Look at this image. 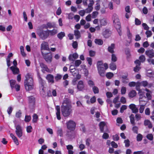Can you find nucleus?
Listing matches in <instances>:
<instances>
[{"label":"nucleus","instance_id":"8","mask_svg":"<svg viewBox=\"0 0 154 154\" xmlns=\"http://www.w3.org/2000/svg\"><path fill=\"white\" fill-rule=\"evenodd\" d=\"M67 126L69 129L74 128L75 127V122L70 120L66 123Z\"/></svg>","mask_w":154,"mask_h":154},{"label":"nucleus","instance_id":"30","mask_svg":"<svg viewBox=\"0 0 154 154\" xmlns=\"http://www.w3.org/2000/svg\"><path fill=\"white\" fill-rule=\"evenodd\" d=\"M65 36V34L64 32H61L57 35V37L60 40Z\"/></svg>","mask_w":154,"mask_h":154},{"label":"nucleus","instance_id":"39","mask_svg":"<svg viewBox=\"0 0 154 154\" xmlns=\"http://www.w3.org/2000/svg\"><path fill=\"white\" fill-rule=\"evenodd\" d=\"M92 89L94 94H97L99 93V89L97 87L95 86L93 87Z\"/></svg>","mask_w":154,"mask_h":154},{"label":"nucleus","instance_id":"16","mask_svg":"<svg viewBox=\"0 0 154 154\" xmlns=\"http://www.w3.org/2000/svg\"><path fill=\"white\" fill-rule=\"evenodd\" d=\"M40 66L42 69V70L43 72H45V71L48 72L49 69H48L47 66L43 63H41L40 64Z\"/></svg>","mask_w":154,"mask_h":154},{"label":"nucleus","instance_id":"4","mask_svg":"<svg viewBox=\"0 0 154 154\" xmlns=\"http://www.w3.org/2000/svg\"><path fill=\"white\" fill-rule=\"evenodd\" d=\"M112 20L115 27L116 28L120 36L122 35V33L121 30V26L120 23L119 21L118 16L116 14H114L113 15Z\"/></svg>","mask_w":154,"mask_h":154},{"label":"nucleus","instance_id":"57","mask_svg":"<svg viewBox=\"0 0 154 154\" xmlns=\"http://www.w3.org/2000/svg\"><path fill=\"white\" fill-rule=\"evenodd\" d=\"M152 93H147L146 94V96L148 100H151L152 98V96L151 94Z\"/></svg>","mask_w":154,"mask_h":154},{"label":"nucleus","instance_id":"33","mask_svg":"<svg viewBox=\"0 0 154 154\" xmlns=\"http://www.w3.org/2000/svg\"><path fill=\"white\" fill-rule=\"evenodd\" d=\"M16 82V81L15 80H10V86L12 88H14L15 86L16 85H15Z\"/></svg>","mask_w":154,"mask_h":154},{"label":"nucleus","instance_id":"9","mask_svg":"<svg viewBox=\"0 0 154 154\" xmlns=\"http://www.w3.org/2000/svg\"><path fill=\"white\" fill-rule=\"evenodd\" d=\"M41 51L42 50H46L50 51V49L48 47V44L47 42H44L41 45Z\"/></svg>","mask_w":154,"mask_h":154},{"label":"nucleus","instance_id":"21","mask_svg":"<svg viewBox=\"0 0 154 154\" xmlns=\"http://www.w3.org/2000/svg\"><path fill=\"white\" fill-rule=\"evenodd\" d=\"M10 136L13 140L15 143L17 145H18L19 144L18 140L17 137L15 136L13 134H10Z\"/></svg>","mask_w":154,"mask_h":154},{"label":"nucleus","instance_id":"60","mask_svg":"<svg viewBox=\"0 0 154 154\" xmlns=\"http://www.w3.org/2000/svg\"><path fill=\"white\" fill-rule=\"evenodd\" d=\"M88 83L90 87H92L94 85V82L91 80H89L88 82Z\"/></svg>","mask_w":154,"mask_h":154},{"label":"nucleus","instance_id":"51","mask_svg":"<svg viewBox=\"0 0 154 154\" xmlns=\"http://www.w3.org/2000/svg\"><path fill=\"white\" fill-rule=\"evenodd\" d=\"M145 108L144 106L143 105H141L139 108V111L140 113H142Z\"/></svg>","mask_w":154,"mask_h":154},{"label":"nucleus","instance_id":"41","mask_svg":"<svg viewBox=\"0 0 154 154\" xmlns=\"http://www.w3.org/2000/svg\"><path fill=\"white\" fill-rule=\"evenodd\" d=\"M127 108V106L125 105H123L120 108V112L122 113L124 112V111Z\"/></svg>","mask_w":154,"mask_h":154},{"label":"nucleus","instance_id":"43","mask_svg":"<svg viewBox=\"0 0 154 154\" xmlns=\"http://www.w3.org/2000/svg\"><path fill=\"white\" fill-rule=\"evenodd\" d=\"M117 57L116 55L114 54H112V59L111 60L112 62H115L117 60Z\"/></svg>","mask_w":154,"mask_h":154},{"label":"nucleus","instance_id":"36","mask_svg":"<svg viewBox=\"0 0 154 154\" xmlns=\"http://www.w3.org/2000/svg\"><path fill=\"white\" fill-rule=\"evenodd\" d=\"M21 51V53L23 56L24 57L26 56V54L24 51V47L23 46H21L20 47Z\"/></svg>","mask_w":154,"mask_h":154},{"label":"nucleus","instance_id":"55","mask_svg":"<svg viewBox=\"0 0 154 154\" xmlns=\"http://www.w3.org/2000/svg\"><path fill=\"white\" fill-rule=\"evenodd\" d=\"M138 128L136 126H134L132 128V130L134 131V133H135L137 134L138 133Z\"/></svg>","mask_w":154,"mask_h":154},{"label":"nucleus","instance_id":"61","mask_svg":"<svg viewBox=\"0 0 154 154\" xmlns=\"http://www.w3.org/2000/svg\"><path fill=\"white\" fill-rule=\"evenodd\" d=\"M68 59L70 61H75V59H74L73 56L72 54H71L69 55Z\"/></svg>","mask_w":154,"mask_h":154},{"label":"nucleus","instance_id":"47","mask_svg":"<svg viewBox=\"0 0 154 154\" xmlns=\"http://www.w3.org/2000/svg\"><path fill=\"white\" fill-rule=\"evenodd\" d=\"M57 134L60 137H62L63 136V131L62 129L61 128L58 129L57 131Z\"/></svg>","mask_w":154,"mask_h":154},{"label":"nucleus","instance_id":"20","mask_svg":"<svg viewBox=\"0 0 154 154\" xmlns=\"http://www.w3.org/2000/svg\"><path fill=\"white\" fill-rule=\"evenodd\" d=\"M144 124L145 126H148L149 128H151L152 127L151 123L148 120H145L144 121Z\"/></svg>","mask_w":154,"mask_h":154},{"label":"nucleus","instance_id":"35","mask_svg":"<svg viewBox=\"0 0 154 154\" xmlns=\"http://www.w3.org/2000/svg\"><path fill=\"white\" fill-rule=\"evenodd\" d=\"M62 77V76L61 75L57 74L55 76L54 78L56 81H58L59 80L61 79Z\"/></svg>","mask_w":154,"mask_h":154},{"label":"nucleus","instance_id":"22","mask_svg":"<svg viewBox=\"0 0 154 154\" xmlns=\"http://www.w3.org/2000/svg\"><path fill=\"white\" fill-rule=\"evenodd\" d=\"M38 81L39 83L42 85L43 87L42 90H43V86L45 84V81L43 80L42 78L40 77L39 75H38Z\"/></svg>","mask_w":154,"mask_h":154},{"label":"nucleus","instance_id":"34","mask_svg":"<svg viewBox=\"0 0 154 154\" xmlns=\"http://www.w3.org/2000/svg\"><path fill=\"white\" fill-rule=\"evenodd\" d=\"M109 65V68L111 69L114 70L116 69V65L114 63H111Z\"/></svg>","mask_w":154,"mask_h":154},{"label":"nucleus","instance_id":"15","mask_svg":"<svg viewBox=\"0 0 154 154\" xmlns=\"http://www.w3.org/2000/svg\"><path fill=\"white\" fill-rule=\"evenodd\" d=\"M129 106L130 108L131 109L133 113H136L138 112V109L136 107L135 105L134 104H131Z\"/></svg>","mask_w":154,"mask_h":154},{"label":"nucleus","instance_id":"29","mask_svg":"<svg viewBox=\"0 0 154 154\" xmlns=\"http://www.w3.org/2000/svg\"><path fill=\"white\" fill-rule=\"evenodd\" d=\"M130 118L131 123L133 125H135V122L134 116V115L132 114H131L130 116Z\"/></svg>","mask_w":154,"mask_h":154},{"label":"nucleus","instance_id":"50","mask_svg":"<svg viewBox=\"0 0 154 154\" xmlns=\"http://www.w3.org/2000/svg\"><path fill=\"white\" fill-rule=\"evenodd\" d=\"M124 143L125 144V146L126 147H128L130 146V141L129 140L127 139L125 140Z\"/></svg>","mask_w":154,"mask_h":154},{"label":"nucleus","instance_id":"23","mask_svg":"<svg viewBox=\"0 0 154 154\" xmlns=\"http://www.w3.org/2000/svg\"><path fill=\"white\" fill-rule=\"evenodd\" d=\"M114 48L115 44H112L111 46L108 47V51L110 53L112 54L114 52Z\"/></svg>","mask_w":154,"mask_h":154},{"label":"nucleus","instance_id":"28","mask_svg":"<svg viewBox=\"0 0 154 154\" xmlns=\"http://www.w3.org/2000/svg\"><path fill=\"white\" fill-rule=\"evenodd\" d=\"M74 35L76 37L77 39L79 38L81 36L80 32L77 29L74 30Z\"/></svg>","mask_w":154,"mask_h":154},{"label":"nucleus","instance_id":"58","mask_svg":"<svg viewBox=\"0 0 154 154\" xmlns=\"http://www.w3.org/2000/svg\"><path fill=\"white\" fill-rule=\"evenodd\" d=\"M141 23V22L138 19L136 18L135 19V24L137 25H140Z\"/></svg>","mask_w":154,"mask_h":154},{"label":"nucleus","instance_id":"27","mask_svg":"<svg viewBox=\"0 0 154 154\" xmlns=\"http://www.w3.org/2000/svg\"><path fill=\"white\" fill-rule=\"evenodd\" d=\"M137 94L136 91L134 90H132L128 94L129 97L131 98H133Z\"/></svg>","mask_w":154,"mask_h":154},{"label":"nucleus","instance_id":"2","mask_svg":"<svg viewBox=\"0 0 154 154\" xmlns=\"http://www.w3.org/2000/svg\"><path fill=\"white\" fill-rule=\"evenodd\" d=\"M26 79L25 80L24 85L26 89L30 91L33 88V81L32 77L29 74H27L26 76Z\"/></svg>","mask_w":154,"mask_h":154},{"label":"nucleus","instance_id":"54","mask_svg":"<svg viewBox=\"0 0 154 154\" xmlns=\"http://www.w3.org/2000/svg\"><path fill=\"white\" fill-rule=\"evenodd\" d=\"M89 55L91 57H94L95 54V52L94 51L92 50H90L89 52Z\"/></svg>","mask_w":154,"mask_h":154},{"label":"nucleus","instance_id":"59","mask_svg":"<svg viewBox=\"0 0 154 154\" xmlns=\"http://www.w3.org/2000/svg\"><path fill=\"white\" fill-rule=\"evenodd\" d=\"M32 128L31 126H29L27 127L26 131L28 133H29L32 132Z\"/></svg>","mask_w":154,"mask_h":154},{"label":"nucleus","instance_id":"45","mask_svg":"<svg viewBox=\"0 0 154 154\" xmlns=\"http://www.w3.org/2000/svg\"><path fill=\"white\" fill-rule=\"evenodd\" d=\"M142 136L141 134H138L137 137V140L138 141H141L142 140Z\"/></svg>","mask_w":154,"mask_h":154},{"label":"nucleus","instance_id":"31","mask_svg":"<svg viewBox=\"0 0 154 154\" xmlns=\"http://www.w3.org/2000/svg\"><path fill=\"white\" fill-rule=\"evenodd\" d=\"M32 122L33 123H36L38 119V116L36 114H34L33 115Z\"/></svg>","mask_w":154,"mask_h":154},{"label":"nucleus","instance_id":"56","mask_svg":"<svg viewBox=\"0 0 154 154\" xmlns=\"http://www.w3.org/2000/svg\"><path fill=\"white\" fill-rule=\"evenodd\" d=\"M146 34L147 35V37H149L151 36L152 35V33L151 31L147 30L146 32Z\"/></svg>","mask_w":154,"mask_h":154},{"label":"nucleus","instance_id":"5","mask_svg":"<svg viewBox=\"0 0 154 154\" xmlns=\"http://www.w3.org/2000/svg\"><path fill=\"white\" fill-rule=\"evenodd\" d=\"M42 54L43 58L48 63H50L51 62L52 60V56L51 52L44 53L43 51H42Z\"/></svg>","mask_w":154,"mask_h":154},{"label":"nucleus","instance_id":"7","mask_svg":"<svg viewBox=\"0 0 154 154\" xmlns=\"http://www.w3.org/2000/svg\"><path fill=\"white\" fill-rule=\"evenodd\" d=\"M145 54L149 58L154 57V50L153 49L148 50L145 51Z\"/></svg>","mask_w":154,"mask_h":154},{"label":"nucleus","instance_id":"26","mask_svg":"<svg viewBox=\"0 0 154 154\" xmlns=\"http://www.w3.org/2000/svg\"><path fill=\"white\" fill-rule=\"evenodd\" d=\"M122 83L125 84H127L129 82V79L128 78L127 76L123 75L122 77Z\"/></svg>","mask_w":154,"mask_h":154},{"label":"nucleus","instance_id":"32","mask_svg":"<svg viewBox=\"0 0 154 154\" xmlns=\"http://www.w3.org/2000/svg\"><path fill=\"white\" fill-rule=\"evenodd\" d=\"M94 42L96 44L99 45H102L103 43V41L101 39H96Z\"/></svg>","mask_w":154,"mask_h":154},{"label":"nucleus","instance_id":"49","mask_svg":"<svg viewBox=\"0 0 154 154\" xmlns=\"http://www.w3.org/2000/svg\"><path fill=\"white\" fill-rule=\"evenodd\" d=\"M31 119V117L30 116H26L25 117V121L26 122H29Z\"/></svg>","mask_w":154,"mask_h":154},{"label":"nucleus","instance_id":"1","mask_svg":"<svg viewBox=\"0 0 154 154\" xmlns=\"http://www.w3.org/2000/svg\"><path fill=\"white\" fill-rule=\"evenodd\" d=\"M72 106L69 104V100L66 98L63 101L61 106V111L64 117L68 116L72 112Z\"/></svg>","mask_w":154,"mask_h":154},{"label":"nucleus","instance_id":"13","mask_svg":"<svg viewBox=\"0 0 154 154\" xmlns=\"http://www.w3.org/2000/svg\"><path fill=\"white\" fill-rule=\"evenodd\" d=\"M103 66H104V68H105V69H107L108 67V65L107 63H105L103 65L102 61H98L97 63V68Z\"/></svg>","mask_w":154,"mask_h":154},{"label":"nucleus","instance_id":"3","mask_svg":"<svg viewBox=\"0 0 154 154\" xmlns=\"http://www.w3.org/2000/svg\"><path fill=\"white\" fill-rule=\"evenodd\" d=\"M43 26L38 27L36 30V33L39 37L42 40H45L49 36V33L48 29L46 30H43Z\"/></svg>","mask_w":154,"mask_h":154},{"label":"nucleus","instance_id":"6","mask_svg":"<svg viewBox=\"0 0 154 154\" xmlns=\"http://www.w3.org/2000/svg\"><path fill=\"white\" fill-rule=\"evenodd\" d=\"M16 130L15 133L17 137H21L23 135V130L21 127L19 125L15 126Z\"/></svg>","mask_w":154,"mask_h":154},{"label":"nucleus","instance_id":"63","mask_svg":"<svg viewBox=\"0 0 154 154\" xmlns=\"http://www.w3.org/2000/svg\"><path fill=\"white\" fill-rule=\"evenodd\" d=\"M136 83L135 82H131L129 83L128 85L131 87H134L136 85Z\"/></svg>","mask_w":154,"mask_h":154},{"label":"nucleus","instance_id":"11","mask_svg":"<svg viewBox=\"0 0 154 154\" xmlns=\"http://www.w3.org/2000/svg\"><path fill=\"white\" fill-rule=\"evenodd\" d=\"M46 79L49 83L53 84L54 83V76L51 74H48L46 77Z\"/></svg>","mask_w":154,"mask_h":154},{"label":"nucleus","instance_id":"18","mask_svg":"<svg viewBox=\"0 0 154 154\" xmlns=\"http://www.w3.org/2000/svg\"><path fill=\"white\" fill-rule=\"evenodd\" d=\"M48 32L49 33V36H54L56 35L58 32L57 30L56 29H54L52 30H49L48 29Z\"/></svg>","mask_w":154,"mask_h":154},{"label":"nucleus","instance_id":"38","mask_svg":"<svg viewBox=\"0 0 154 154\" xmlns=\"http://www.w3.org/2000/svg\"><path fill=\"white\" fill-rule=\"evenodd\" d=\"M139 59L141 62L143 63L145 61L146 58L144 55H142L139 57Z\"/></svg>","mask_w":154,"mask_h":154},{"label":"nucleus","instance_id":"46","mask_svg":"<svg viewBox=\"0 0 154 154\" xmlns=\"http://www.w3.org/2000/svg\"><path fill=\"white\" fill-rule=\"evenodd\" d=\"M86 60L88 62V63L90 65V66L92 64V58L90 57H87Z\"/></svg>","mask_w":154,"mask_h":154},{"label":"nucleus","instance_id":"19","mask_svg":"<svg viewBox=\"0 0 154 154\" xmlns=\"http://www.w3.org/2000/svg\"><path fill=\"white\" fill-rule=\"evenodd\" d=\"M10 69L14 74H18L19 72V70L17 67L12 66L10 67Z\"/></svg>","mask_w":154,"mask_h":154},{"label":"nucleus","instance_id":"64","mask_svg":"<svg viewBox=\"0 0 154 154\" xmlns=\"http://www.w3.org/2000/svg\"><path fill=\"white\" fill-rule=\"evenodd\" d=\"M98 13L97 11H94L92 13V17L93 18H95L96 17V16L98 14Z\"/></svg>","mask_w":154,"mask_h":154},{"label":"nucleus","instance_id":"37","mask_svg":"<svg viewBox=\"0 0 154 154\" xmlns=\"http://www.w3.org/2000/svg\"><path fill=\"white\" fill-rule=\"evenodd\" d=\"M100 23L101 25L105 26L106 25L107 23V21L106 19H103L100 20Z\"/></svg>","mask_w":154,"mask_h":154},{"label":"nucleus","instance_id":"14","mask_svg":"<svg viewBox=\"0 0 154 154\" xmlns=\"http://www.w3.org/2000/svg\"><path fill=\"white\" fill-rule=\"evenodd\" d=\"M111 34V31L108 29H106L103 33V35L105 38H108Z\"/></svg>","mask_w":154,"mask_h":154},{"label":"nucleus","instance_id":"12","mask_svg":"<svg viewBox=\"0 0 154 154\" xmlns=\"http://www.w3.org/2000/svg\"><path fill=\"white\" fill-rule=\"evenodd\" d=\"M85 85L83 82L82 81H80L79 82L77 85V88L79 91H82L84 89Z\"/></svg>","mask_w":154,"mask_h":154},{"label":"nucleus","instance_id":"53","mask_svg":"<svg viewBox=\"0 0 154 154\" xmlns=\"http://www.w3.org/2000/svg\"><path fill=\"white\" fill-rule=\"evenodd\" d=\"M126 92V88L124 87H122L121 89V92L122 94H125Z\"/></svg>","mask_w":154,"mask_h":154},{"label":"nucleus","instance_id":"10","mask_svg":"<svg viewBox=\"0 0 154 154\" xmlns=\"http://www.w3.org/2000/svg\"><path fill=\"white\" fill-rule=\"evenodd\" d=\"M104 66L101 67L97 68L98 73L100 76L102 77H103L105 75V68H104Z\"/></svg>","mask_w":154,"mask_h":154},{"label":"nucleus","instance_id":"48","mask_svg":"<svg viewBox=\"0 0 154 154\" xmlns=\"http://www.w3.org/2000/svg\"><path fill=\"white\" fill-rule=\"evenodd\" d=\"M147 138L150 140H152L153 139V136L152 134H148L146 136Z\"/></svg>","mask_w":154,"mask_h":154},{"label":"nucleus","instance_id":"62","mask_svg":"<svg viewBox=\"0 0 154 154\" xmlns=\"http://www.w3.org/2000/svg\"><path fill=\"white\" fill-rule=\"evenodd\" d=\"M143 45L144 47L146 48L149 46V45L147 41H146L143 43Z\"/></svg>","mask_w":154,"mask_h":154},{"label":"nucleus","instance_id":"44","mask_svg":"<svg viewBox=\"0 0 154 154\" xmlns=\"http://www.w3.org/2000/svg\"><path fill=\"white\" fill-rule=\"evenodd\" d=\"M141 67L137 65L134 68V71L136 72H138L140 69Z\"/></svg>","mask_w":154,"mask_h":154},{"label":"nucleus","instance_id":"17","mask_svg":"<svg viewBox=\"0 0 154 154\" xmlns=\"http://www.w3.org/2000/svg\"><path fill=\"white\" fill-rule=\"evenodd\" d=\"M42 26L47 29L48 28L51 29L52 28H54L55 27V25L51 22H48L46 25H43Z\"/></svg>","mask_w":154,"mask_h":154},{"label":"nucleus","instance_id":"42","mask_svg":"<svg viewBox=\"0 0 154 154\" xmlns=\"http://www.w3.org/2000/svg\"><path fill=\"white\" fill-rule=\"evenodd\" d=\"M113 76V73L110 72H108L106 74V76L109 79H110Z\"/></svg>","mask_w":154,"mask_h":154},{"label":"nucleus","instance_id":"40","mask_svg":"<svg viewBox=\"0 0 154 154\" xmlns=\"http://www.w3.org/2000/svg\"><path fill=\"white\" fill-rule=\"evenodd\" d=\"M82 63V61L80 60H77L75 61V65L76 67L79 66Z\"/></svg>","mask_w":154,"mask_h":154},{"label":"nucleus","instance_id":"25","mask_svg":"<svg viewBox=\"0 0 154 154\" xmlns=\"http://www.w3.org/2000/svg\"><path fill=\"white\" fill-rule=\"evenodd\" d=\"M106 125V123L104 122H101L99 124V126L100 131L101 132H104V127Z\"/></svg>","mask_w":154,"mask_h":154},{"label":"nucleus","instance_id":"52","mask_svg":"<svg viewBox=\"0 0 154 154\" xmlns=\"http://www.w3.org/2000/svg\"><path fill=\"white\" fill-rule=\"evenodd\" d=\"M142 26L143 27L144 29L148 30L149 29V27L145 23H143L142 24Z\"/></svg>","mask_w":154,"mask_h":154},{"label":"nucleus","instance_id":"24","mask_svg":"<svg viewBox=\"0 0 154 154\" xmlns=\"http://www.w3.org/2000/svg\"><path fill=\"white\" fill-rule=\"evenodd\" d=\"M29 103L32 105H34L35 103V98L33 96H31L28 97Z\"/></svg>","mask_w":154,"mask_h":154}]
</instances>
